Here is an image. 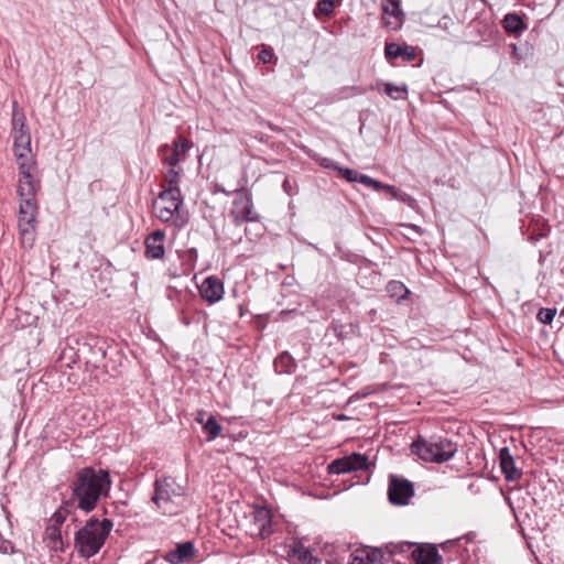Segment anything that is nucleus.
Returning <instances> with one entry per match:
<instances>
[{
  "instance_id": "nucleus-1",
  "label": "nucleus",
  "mask_w": 564,
  "mask_h": 564,
  "mask_svg": "<svg viewBox=\"0 0 564 564\" xmlns=\"http://www.w3.org/2000/svg\"><path fill=\"white\" fill-rule=\"evenodd\" d=\"M108 471L104 469L84 468L77 473L73 484V497L79 509L89 512L95 509L98 500L110 489Z\"/></svg>"
},
{
  "instance_id": "nucleus-2",
  "label": "nucleus",
  "mask_w": 564,
  "mask_h": 564,
  "mask_svg": "<svg viewBox=\"0 0 564 564\" xmlns=\"http://www.w3.org/2000/svg\"><path fill=\"white\" fill-rule=\"evenodd\" d=\"M13 152L19 169L18 180L39 178L37 165L31 150V135L22 112L13 110L12 132Z\"/></svg>"
},
{
  "instance_id": "nucleus-3",
  "label": "nucleus",
  "mask_w": 564,
  "mask_h": 564,
  "mask_svg": "<svg viewBox=\"0 0 564 564\" xmlns=\"http://www.w3.org/2000/svg\"><path fill=\"white\" fill-rule=\"evenodd\" d=\"M40 188V180H18V194L20 196L19 230L23 245L32 246L35 237V221L37 205L35 195Z\"/></svg>"
},
{
  "instance_id": "nucleus-4",
  "label": "nucleus",
  "mask_w": 564,
  "mask_h": 564,
  "mask_svg": "<svg viewBox=\"0 0 564 564\" xmlns=\"http://www.w3.org/2000/svg\"><path fill=\"white\" fill-rule=\"evenodd\" d=\"M152 500L162 514L175 516L180 513L185 506V488L171 477L158 479L155 481Z\"/></svg>"
},
{
  "instance_id": "nucleus-5",
  "label": "nucleus",
  "mask_w": 564,
  "mask_h": 564,
  "mask_svg": "<svg viewBox=\"0 0 564 564\" xmlns=\"http://www.w3.org/2000/svg\"><path fill=\"white\" fill-rule=\"evenodd\" d=\"M111 528L112 523L107 519L88 521L75 536V545L79 554L87 558L97 554Z\"/></svg>"
},
{
  "instance_id": "nucleus-6",
  "label": "nucleus",
  "mask_w": 564,
  "mask_h": 564,
  "mask_svg": "<svg viewBox=\"0 0 564 564\" xmlns=\"http://www.w3.org/2000/svg\"><path fill=\"white\" fill-rule=\"evenodd\" d=\"M412 452L425 462L443 463L455 455L457 445L445 437H431L414 442Z\"/></svg>"
},
{
  "instance_id": "nucleus-7",
  "label": "nucleus",
  "mask_w": 564,
  "mask_h": 564,
  "mask_svg": "<svg viewBox=\"0 0 564 564\" xmlns=\"http://www.w3.org/2000/svg\"><path fill=\"white\" fill-rule=\"evenodd\" d=\"M182 204L180 188H166L154 200L153 213L163 223L178 225Z\"/></svg>"
},
{
  "instance_id": "nucleus-8",
  "label": "nucleus",
  "mask_w": 564,
  "mask_h": 564,
  "mask_svg": "<svg viewBox=\"0 0 564 564\" xmlns=\"http://www.w3.org/2000/svg\"><path fill=\"white\" fill-rule=\"evenodd\" d=\"M272 514L267 507L253 506L246 514L245 528L251 536L264 539L272 533Z\"/></svg>"
},
{
  "instance_id": "nucleus-9",
  "label": "nucleus",
  "mask_w": 564,
  "mask_h": 564,
  "mask_svg": "<svg viewBox=\"0 0 564 564\" xmlns=\"http://www.w3.org/2000/svg\"><path fill=\"white\" fill-rule=\"evenodd\" d=\"M368 458L366 455L354 453L349 456L333 460L327 470L329 474L339 475L350 473L354 470L367 468Z\"/></svg>"
},
{
  "instance_id": "nucleus-10",
  "label": "nucleus",
  "mask_w": 564,
  "mask_h": 564,
  "mask_svg": "<svg viewBox=\"0 0 564 564\" xmlns=\"http://www.w3.org/2000/svg\"><path fill=\"white\" fill-rule=\"evenodd\" d=\"M414 490L410 481L391 477L389 484V499L393 505H406L413 496Z\"/></svg>"
},
{
  "instance_id": "nucleus-11",
  "label": "nucleus",
  "mask_w": 564,
  "mask_h": 564,
  "mask_svg": "<svg viewBox=\"0 0 564 564\" xmlns=\"http://www.w3.org/2000/svg\"><path fill=\"white\" fill-rule=\"evenodd\" d=\"M382 23L390 30H398L403 23V12L400 0H382Z\"/></svg>"
},
{
  "instance_id": "nucleus-12",
  "label": "nucleus",
  "mask_w": 564,
  "mask_h": 564,
  "mask_svg": "<svg viewBox=\"0 0 564 564\" xmlns=\"http://www.w3.org/2000/svg\"><path fill=\"white\" fill-rule=\"evenodd\" d=\"M199 294L209 305L218 303L225 294L223 282L216 276H208L198 285Z\"/></svg>"
},
{
  "instance_id": "nucleus-13",
  "label": "nucleus",
  "mask_w": 564,
  "mask_h": 564,
  "mask_svg": "<svg viewBox=\"0 0 564 564\" xmlns=\"http://www.w3.org/2000/svg\"><path fill=\"white\" fill-rule=\"evenodd\" d=\"M164 238L163 230H155L145 239V256L148 259H162L164 257Z\"/></svg>"
},
{
  "instance_id": "nucleus-14",
  "label": "nucleus",
  "mask_w": 564,
  "mask_h": 564,
  "mask_svg": "<svg viewBox=\"0 0 564 564\" xmlns=\"http://www.w3.org/2000/svg\"><path fill=\"white\" fill-rule=\"evenodd\" d=\"M499 463L501 473L508 481H514L520 478L521 471L516 467L513 457L510 455L507 447L500 449Z\"/></svg>"
},
{
  "instance_id": "nucleus-15",
  "label": "nucleus",
  "mask_w": 564,
  "mask_h": 564,
  "mask_svg": "<svg viewBox=\"0 0 564 564\" xmlns=\"http://www.w3.org/2000/svg\"><path fill=\"white\" fill-rule=\"evenodd\" d=\"M415 564H441V556L432 545L416 546L412 552Z\"/></svg>"
},
{
  "instance_id": "nucleus-16",
  "label": "nucleus",
  "mask_w": 564,
  "mask_h": 564,
  "mask_svg": "<svg viewBox=\"0 0 564 564\" xmlns=\"http://www.w3.org/2000/svg\"><path fill=\"white\" fill-rule=\"evenodd\" d=\"M192 147L191 142L185 139H177L174 142V148L172 149L169 155H164L163 161L169 164V166L175 167L181 161L185 159V154L187 150Z\"/></svg>"
},
{
  "instance_id": "nucleus-17",
  "label": "nucleus",
  "mask_w": 564,
  "mask_h": 564,
  "mask_svg": "<svg viewBox=\"0 0 564 564\" xmlns=\"http://www.w3.org/2000/svg\"><path fill=\"white\" fill-rule=\"evenodd\" d=\"M194 555V545L191 542H184L182 544H178L177 547L173 551H170L165 558L171 564H181L189 558H192Z\"/></svg>"
},
{
  "instance_id": "nucleus-18",
  "label": "nucleus",
  "mask_w": 564,
  "mask_h": 564,
  "mask_svg": "<svg viewBox=\"0 0 564 564\" xmlns=\"http://www.w3.org/2000/svg\"><path fill=\"white\" fill-rule=\"evenodd\" d=\"M382 553L379 550H357L352 554L350 564H381Z\"/></svg>"
},
{
  "instance_id": "nucleus-19",
  "label": "nucleus",
  "mask_w": 564,
  "mask_h": 564,
  "mask_svg": "<svg viewBox=\"0 0 564 564\" xmlns=\"http://www.w3.org/2000/svg\"><path fill=\"white\" fill-rule=\"evenodd\" d=\"M380 93H384L393 100H404L408 97V86L405 84L394 85L392 83H378L375 87Z\"/></svg>"
},
{
  "instance_id": "nucleus-20",
  "label": "nucleus",
  "mask_w": 564,
  "mask_h": 564,
  "mask_svg": "<svg viewBox=\"0 0 564 564\" xmlns=\"http://www.w3.org/2000/svg\"><path fill=\"white\" fill-rule=\"evenodd\" d=\"M232 215L236 220L246 221L253 219L252 203L248 197H240L234 202Z\"/></svg>"
},
{
  "instance_id": "nucleus-21",
  "label": "nucleus",
  "mask_w": 564,
  "mask_h": 564,
  "mask_svg": "<svg viewBox=\"0 0 564 564\" xmlns=\"http://www.w3.org/2000/svg\"><path fill=\"white\" fill-rule=\"evenodd\" d=\"M384 54L387 58L393 59L402 56L405 61H412L415 56V52L410 46H400L395 43H389L386 45Z\"/></svg>"
},
{
  "instance_id": "nucleus-22",
  "label": "nucleus",
  "mask_w": 564,
  "mask_h": 564,
  "mask_svg": "<svg viewBox=\"0 0 564 564\" xmlns=\"http://www.w3.org/2000/svg\"><path fill=\"white\" fill-rule=\"evenodd\" d=\"M502 24L505 30L509 33H519L524 29L523 21L518 14H507Z\"/></svg>"
},
{
  "instance_id": "nucleus-23",
  "label": "nucleus",
  "mask_w": 564,
  "mask_h": 564,
  "mask_svg": "<svg viewBox=\"0 0 564 564\" xmlns=\"http://www.w3.org/2000/svg\"><path fill=\"white\" fill-rule=\"evenodd\" d=\"M341 0H319L314 11L315 15L324 14L330 15L336 4H339Z\"/></svg>"
},
{
  "instance_id": "nucleus-24",
  "label": "nucleus",
  "mask_w": 564,
  "mask_h": 564,
  "mask_svg": "<svg viewBox=\"0 0 564 564\" xmlns=\"http://www.w3.org/2000/svg\"><path fill=\"white\" fill-rule=\"evenodd\" d=\"M46 536L50 540L51 546L53 549L57 550L59 547V545H62L61 531H59V528H57L56 525L48 524V527L46 529Z\"/></svg>"
},
{
  "instance_id": "nucleus-25",
  "label": "nucleus",
  "mask_w": 564,
  "mask_h": 564,
  "mask_svg": "<svg viewBox=\"0 0 564 564\" xmlns=\"http://www.w3.org/2000/svg\"><path fill=\"white\" fill-rule=\"evenodd\" d=\"M203 427L204 431L209 434L210 440H214L221 433V426L217 423L214 416H209Z\"/></svg>"
},
{
  "instance_id": "nucleus-26",
  "label": "nucleus",
  "mask_w": 564,
  "mask_h": 564,
  "mask_svg": "<svg viewBox=\"0 0 564 564\" xmlns=\"http://www.w3.org/2000/svg\"><path fill=\"white\" fill-rule=\"evenodd\" d=\"M388 291L391 293L392 296H398L399 299H404L409 293L404 284L399 281H391L388 284Z\"/></svg>"
},
{
  "instance_id": "nucleus-27",
  "label": "nucleus",
  "mask_w": 564,
  "mask_h": 564,
  "mask_svg": "<svg viewBox=\"0 0 564 564\" xmlns=\"http://www.w3.org/2000/svg\"><path fill=\"white\" fill-rule=\"evenodd\" d=\"M332 167L336 171H338V173L344 177L346 178L348 182H357L358 181V177H359V174L356 170H352V169H348V167H339L337 165H332Z\"/></svg>"
},
{
  "instance_id": "nucleus-28",
  "label": "nucleus",
  "mask_w": 564,
  "mask_h": 564,
  "mask_svg": "<svg viewBox=\"0 0 564 564\" xmlns=\"http://www.w3.org/2000/svg\"><path fill=\"white\" fill-rule=\"evenodd\" d=\"M358 183L367 186V187H370L375 191H381V187H383V183L366 175V174H359V177H358Z\"/></svg>"
},
{
  "instance_id": "nucleus-29",
  "label": "nucleus",
  "mask_w": 564,
  "mask_h": 564,
  "mask_svg": "<svg viewBox=\"0 0 564 564\" xmlns=\"http://www.w3.org/2000/svg\"><path fill=\"white\" fill-rule=\"evenodd\" d=\"M165 181L169 184L167 188H180L178 187V183H180L178 171H176L175 167L170 166V169L167 170V172L165 174Z\"/></svg>"
},
{
  "instance_id": "nucleus-30",
  "label": "nucleus",
  "mask_w": 564,
  "mask_h": 564,
  "mask_svg": "<svg viewBox=\"0 0 564 564\" xmlns=\"http://www.w3.org/2000/svg\"><path fill=\"white\" fill-rule=\"evenodd\" d=\"M556 314L555 308L543 307L538 312L536 318L543 324H551Z\"/></svg>"
},
{
  "instance_id": "nucleus-31",
  "label": "nucleus",
  "mask_w": 564,
  "mask_h": 564,
  "mask_svg": "<svg viewBox=\"0 0 564 564\" xmlns=\"http://www.w3.org/2000/svg\"><path fill=\"white\" fill-rule=\"evenodd\" d=\"M66 514L67 510L65 508L58 509L50 519V525H56L59 528V525L65 521Z\"/></svg>"
},
{
  "instance_id": "nucleus-32",
  "label": "nucleus",
  "mask_w": 564,
  "mask_h": 564,
  "mask_svg": "<svg viewBox=\"0 0 564 564\" xmlns=\"http://www.w3.org/2000/svg\"><path fill=\"white\" fill-rule=\"evenodd\" d=\"M397 200H400L410 207H414L416 204V200L412 196L402 191L399 193Z\"/></svg>"
},
{
  "instance_id": "nucleus-33",
  "label": "nucleus",
  "mask_w": 564,
  "mask_h": 564,
  "mask_svg": "<svg viewBox=\"0 0 564 564\" xmlns=\"http://www.w3.org/2000/svg\"><path fill=\"white\" fill-rule=\"evenodd\" d=\"M274 57V54L271 50L269 48H263L262 51H260L259 55H258V58L263 62V63H270Z\"/></svg>"
},
{
  "instance_id": "nucleus-34",
  "label": "nucleus",
  "mask_w": 564,
  "mask_h": 564,
  "mask_svg": "<svg viewBox=\"0 0 564 564\" xmlns=\"http://www.w3.org/2000/svg\"><path fill=\"white\" fill-rule=\"evenodd\" d=\"M381 191H386L392 198L397 199L399 193L401 192L399 188H397L393 185L383 184V187H381Z\"/></svg>"
},
{
  "instance_id": "nucleus-35",
  "label": "nucleus",
  "mask_w": 564,
  "mask_h": 564,
  "mask_svg": "<svg viewBox=\"0 0 564 564\" xmlns=\"http://www.w3.org/2000/svg\"><path fill=\"white\" fill-rule=\"evenodd\" d=\"M205 415H206V412H205V411H203V410L198 411V412H197V416H196V421H197L198 423H200V424H203V425H204V423H205V422H204V417H205Z\"/></svg>"
},
{
  "instance_id": "nucleus-36",
  "label": "nucleus",
  "mask_w": 564,
  "mask_h": 564,
  "mask_svg": "<svg viewBox=\"0 0 564 564\" xmlns=\"http://www.w3.org/2000/svg\"><path fill=\"white\" fill-rule=\"evenodd\" d=\"M307 557H312L311 553L306 549H302L300 553V558L307 560Z\"/></svg>"
},
{
  "instance_id": "nucleus-37",
  "label": "nucleus",
  "mask_w": 564,
  "mask_h": 564,
  "mask_svg": "<svg viewBox=\"0 0 564 564\" xmlns=\"http://www.w3.org/2000/svg\"><path fill=\"white\" fill-rule=\"evenodd\" d=\"M284 360H290V357L286 354H283L279 357V359L275 361V367L278 368L280 362H283Z\"/></svg>"
},
{
  "instance_id": "nucleus-38",
  "label": "nucleus",
  "mask_w": 564,
  "mask_h": 564,
  "mask_svg": "<svg viewBox=\"0 0 564 564\" xmlns=\"http://www.w3.org/2000/svg\"><path fill=\"white\" fill-rule=\"evenodd\" d=\"M405 545H406L408 547H411L413 544H411V543H405Z\"/></svg>"
}]
</instances>
